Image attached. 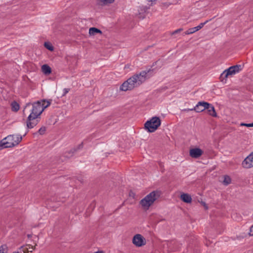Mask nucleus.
I'll use <instances>...</instances> for the list:
<instances>
[{
    "label": "nucleus",
    "instance_id": "f257e3e1",
    "mask_svg": "<svg viewBox=\"0 0 253 253\" xmlns=\"http://www.w3.org/2000/svg\"><path fill=\"white\" fill-rule=\"evenodd\" d=\"M46 103L47 104L44 105V103L42 104L40 101H38L33 104L31 113L29 115L26 121L27 128L31 129L37 125L40 122L41 114L51 104L50 101H47Z\"/></svg>",
    "mask_w": 253,
    "mask_h": 253
},
{
    "label": "nucleus",
    "instance_id": "f03ea898",
    "mask_svg": "<svg viewBox=\"0 0 253 253\" xmlns=\"http://www.w3.org/2000/svg\"><path fill=\"white\" fill-rule=\"evenodd\" d=\"M147 72L145 71H142L139 74H136L131 77L129 78L127 81H125L120 87V89L122 91H126L133 89L137 87L143 83L146 79Z\"/></svg>",
    "mask_w": 253,
    "mask_h": 253
},
{
    "label": "nucleus",
    "instance_id": "7ed1b4c3",
    "mask_svg": "<svg viewBox=\"0 0 253 253\" xmlns=\"http://www.w3.org/2000/svg\"><path fill=\"white\" fill-rule=\"evenodd\" d=\"M161 195L159 191H153L146 195L140 201V204L143 209L147 210L152 206L154 202L157 200Z\"/></svg>",
    "mask_w": 253,
    "mask_h": 253
},
{
    "label": "nucleus",
    "instance_id": "20e7f679",
    "mask_svg": "<svg viewBox=\"0 0 253 253\" xmlns=\"http://www.w3.org/2000/svg\"><path fill=\"white\" fill-rule=\"evenodd\" d=\"M22 137L20 134H11L1 140L4 148H11L17 145L22 140Z\"/></svg>",
    "mask_w": 253,
    "mask_h": 253
},
{
    "label": "nucleus",
    "instance_id": "39448f33",
    "mask_svg": "<svg viewBox=\"0 0 253 253\" xmlns=\"http://www.w3.org/2000/svg\"><path fill=\"white\" fill-rule=\"evenodd\" d=\"M161 125V120L159 117H154L145 124V128L150 132H154Z\"/></svg>",
    "mask_w": 253,
    "mask_h": 253
},
{
    "label": "nucleus",
    "instance_id": "423d86ee",
    "mask_svg": "<svg viewBox=\"0 0 253 253\" xmlns=\"http://www.w3.org/2000/svg\"><path fill=\"white\" fill-rule=\"evenodd\" d=\"M208 102H205V101H200L198 103V104L196 105V106L192 109H185L184 111H193L194 110L196 112H202L206 110V108H207V106H208Z\"/></svg>",
    "mask_w": 253,
    "mask_h": 253
},
{
    "label": "nucleus",
    "instance_id": "0eeeda50",
    "mask_svg": "<svg viewBox=\"0 0 253 253\" xmlns=\"http://www.w3.org/2000/svg\"><path fill=\"white\" fill-rule=\"evenodd\" d=\"M132 243L136 247H142L146 244L145 239L140 234L135 235L132 239Z\"/></svg>",
    "mask_w": 253,
    "mask_h": 253
},
{
    "label": "nucleus",
    "instance_id": "6e6552de",
    "mask_svg": "<svg viewBox=\"0 0 253 253\" xmlns=\"http://www.w3.org/2000/svg\"><path fill=\"white\" fill-rule=\"evenodd\" d=\"M242 165L243 167L246 169L253 167V152L244 159Z\"/></svg>",
    "mask_w": 253,
    "mask_h": 253
},
{
    "label": "nucleus",
    "instance_id": "1a4fd4ad",
    "mask_svg": "<svg viewBox=\"0 0 253 253\" xmlns=\"http://www.w3.org/2000/svg\"><path fill=\"white\" fill-rule=\"evenodd\" d=\"M149 7L147 6H142L139 7L138 10V13H136V16L140 19H143L145 18L148 13V9Z\"/></svg>",
    "mask_w": 253,
    "mask_h": 253
},
{
    "label": "nucleus",
    "instance_id": "9d476101",
    "mask_svg": "<svg viewBox=\"0 0 253 253\" xmlns=\"http://www.w3.org/2000/svg\"><path fill=\"white\" fill-rule=\"evenodd\" d=\"M84 144L83 143H81L79 145H78L77 146L74 147V148L71 149L69 151H66L64 154V157L67 158H70L71 157H72L74 155V154L78 151L79 150L82 149L83 148Z\"/></svg>",
    "mask_w": 253,
    "mask_h": 253
},
{
    "label": "nucleus",
    "instance_id": "9b49d317",
    "mask_svg": "<svg viewBox=\"0 0 253 253\" xmlns=\"http://www.w3.org/2000/svg\"><path fill=\"white\" fill-rule=\"evenodd\" d=\"M203 154V151L198 148H192L189 151V155L193 158H198L201 156Z\"/></svg>",
    "mask_w": 253,
    "mask_h": 253
},
{
    "label": "nucleus",
    "instance_id": "f8f14e48",
    "mask_svg": "<svg viewBox=\"0 0 253 253\" xmlns=\"http://www.w3.org/2000/svg\"><path fill=\"white\" fill-rule=\"evenodd\" d=\"M235 70L232 67H230L228 69L225 70L221 75V78H227L228 76L235 74Z\"/></svg>",
    "mask_w": 253,
    "mask_h": 253
},
{
    "label": "nucleus",
    "instance_id": "ddd939ff",
    "mask_svg": "<svg viewBox=\"0 0 253 253\" xmlns=\"http://www.w3.org/2000/svg\"><path fill=\"white\" fill-rule=\"evenodd\" d=\"M208 105L209 106H207V108H206V109L207 110L208 114L213 117H216L217 114L215 112L214 106L212 104L209 103Z\"/></svg>",
    "mask_w": 253,
    "mask_h": 253
},
{
    "label": "nucleus",
    "instance_id": "4468645a",
    "mask_svg": "<svg viewBox=\"0 0 253 253\" xmlns=\"http://www.w3.org/2000/svg\"><path fill=\"white\" fill-rule=\"evenodd\" d=\"M180 198L181 200L185 203H190L191 202V197L188 194L183 193L181 195Z\"/></svg>",
    "mask_w": 253,
    "mask_h": 253
},
{
    "label": "nucleus",
    "instance_id": "2eb2a0df",
    "mask_svg": "<svg viewBox=\"0 0 253 253\" xmlns=\"http://www.w3.org/2000/svg\"><path fill=\"white\" fill-rule=\"evenodd\" d=\"M42 70L45 75H49L51 72V68L47 64H44L42 66Z\"/></svg>",
    "mask_w": 253,
    "mask_h": 253
},
{
    "label": "nucleus",
    "instance_id": "dca6fc26",
    "mask_svg": "<svg viewBox=\"0 0 253 253\" xmlns=\"http://www.w3.org/2000/svg\"><path fill=\"white\" fill-rule=\"evenodd\" d=\"M96 34H102V31L95 27L90 28L89 29V34L90 35L94 36Z\"/></svg>",
    "mask_w": 253,
    "mask_h": 253
},
{
    "label": "nucleus",
    "instance_id": "f3484780",
    "mask_svg": "<svg viewBox=\"0 0 253 253\" xmlns=\"http://www.w3.org/2000/svg\"><path fill=\"white\" fill-rule=\"evenodd\" d=\"M115 0H98V4L101 5H107L113 3Z\"/></svg>",
    "mask_w": 253,
    "mask_h": 253
},
{
    "label": "nucleus",
    "instance_id": "a211bd4d",
    "mask_svg": "<svg viewBox=\"0 0 253 253\" xmlns=\"http://www.w3.org/2000/svg\"><path fill=\"white\" fill-rule=\"evenodd\" d=\"M199 31V29H197V26L191 28H189L188 30H187L185 33V35H189L194 33L195 32Z\"/></svg>",
    "mask_w": 253,
    "mask_h": 253
},
{
    "label": "nucleus",
    "instance_id": "6ab92c4d",
    "mask_svg": "<svg viewBox=\"0 0 253 253\" xmlns=\"http://www.w3.org/2000/svg\"><path fill=\"white\" fill-rule=\"evenodd\" d=\"M12 110L13 111L17 112L19 110V105L15 101L11 103Z\"/></svg>",
    "mask_w": 253,
    "mask_h": 253
},
{
    "label": "nucleus",
    "instance_id": "aec40b11",
    "mask_svg": "<svg viewBox=\"0 0 253 253\" xmlns=\"http://www.w3.org/2000/svg\"><path fill=\"white\" fill-rule=\"evenodd\" d=\"M231 179L228 175H225L224 176V180L223 183L225 185H228L231 183Z\"/></svg>",
    "mask_w": 253,
    "mask_h": 253
},
{
    "label": "nucleus",
    "instance_id": "412c9836",
    "mask_svg": "<svg viewBox=\"0 0 253 253\" xmlns=\"http://www.w3.org/2000/svg\"><path fill=\"white\" fill-rule=\"evenodd\" d=\"M234 70H235V73H238L242 69V66L241 65H236L235 66H231Z\"/></svg>",
    "mask_w": 253,
    "mask_h": 253
},
{
    "label": "nucleus",
    "instance_id": "4be33fe9",
    "mask_svg": "<svg viewBox=\"0 0 253 253\" xmlns=\"http://www.w3.org/2000/svg\"><path fill=\"white\" fill-rule=\"evenodd\" d=\"M7 248L5 245H1L0 247V253H7Z\"/></svg>",
    "mask_w": 253,
    "mask_h": 253
},
{
    "label": "nucleus",
    "instance_id": "5701e85b",
    "mask_svg": "<svg viewBox=\"0 0 253 253\" xmlns=\"http://www.w3.org/2000/svg\"><path fill=\"white\" fill-rule=\"evenodd\" d=\"M44 46L50 51H52L53 50V47L50 45L48 42H44Z\"/></svg>",
    "mask_w": 253,
    "mask_h": 253
},
{
    "label": "nucleus",
    "instance_id": "b1692460",
    "mask_svg": "<svg viewBox=\"0 0 253 253\" xmlns=\"http://www.w3.org/2000/svg\"><path fill=\"white\" fill-rule=\"evenodd\" d=\"M45 131H46V127L42 126V127H41L39 129V130L38 131V133L41 135H42V134H44Z\"/></svg>",
    "mask_w": 253,
    "mask_h": 253
},
{
    "label": "nucleus",
    "instance_id": "393cba45",
    "mask_svg": "<svg viewBox=\"0 0 253 253\" xmlns=\"http://www.w3.org/2000/svg\"><path fill=\"white\" fill-rule=\"evenodd\" d=\"M174 3H170V2H163L162 3L161 6L163 8H167L170 5L173 4Z\"/></svg>",
    "mask_w": 253,
    "mask_h": 253
},
{
    "label": "nucleus",
    "instance_id": "a878e982",
    "mask_svg": "<svg viewBox=\"0 0 253 253\" xmlns=\"http://www.w3.org/2000/svg\"><path fill=\"white\" fill-rule=\"evenodd\" d=\"M19 249L20 250H22V251L24 253H28L29 252H32V251H29V249L28 248H26V247H24V246L21 247Z\"/></svg>",
    "mask_w": 253,
    "mask_h": 253
},
{
    "label": "nucleus",
    "instance_id": "bb28decb",
    "mask_svg": "<svg viewBox=\"0 0 253 253\" xmlns=\"http://www.w3.org/2000/svg\"><path fill=\"white\" fill-rule=\"evenodd\" d=\"M209 21L207 20L206 21H205V22L204 23H200L198 26H197V29H199V30H200L201 29H202L204 26Z\"/></svg>",
    "mask_w": 253,
    "mask_h": 253
},
{
    "label": "nucleus",
    "instance_id": "cd10ccee",
    "mask_svg": "<svg viewBox=\"0 0 253 253\" xmlns=\"http://www.w3.org/2000/svg\"><path fill=\"white\" fill-rule=\"evenodd\" d=\"M182 31H183V29L182 28H179V29H178L175 30L174 31L172 32L171 34L172 35H173L179 33L180 32H181Z\"/></svg>",
    "mask_w": 253,
    "mask_h": 253
},
{
    "label": "nucleus",
    "instance_id": "c85d7f7f",
    "mask_svg": "<svg viewBox=\"0 0 253 253\" xmlns=\"http://www.w3.org/2000/svg\"><path fill=\"white\" fill-rule=\"evenodd\" d=\"M70 90V89L69 88H64L63 89V93L62 94V96H65Z\"/></svg>",
    "mask_w": 253,
    "mask_h": 253
},
{
    "label": "nucleus",
    "instance_id": "c756f323",
    "mask_svg": "<svg viewBox=\"0 0 253 253\" xmlns=\"http://www.w3.org/2000/svg\"><path fill=\"white\" fill-rule=\"evenodd\" d=\"M249 234L250 236H253V225L250 227Z\"/></svg>",
    "mask_w": 253,
    "mask_h": 253
},
{
    "label": "nucleus",
    "instance_id": "7c9ffc66",
    "mask_svg": "<svg viewBox=\"0 0 253 253\" xmlns=\"http://www.w3.org/2000/svg\"><path fill=\"white\" fill-rule=\"evenodd\" d=\"M251 124H245V123H242L241 124V126H247V127H251Z\"/></svg>",
    "mask_w": 253,
    "mask_h": 253
},
{
    "label": "nucleus",
    "instance_id": "2f4dec72",
    "mask_svg": "<svg viewBox=\"0 0 253 253\" xmlns=\"http://www.w3.org/2000/svg\"><path fill=\"white\" fill-rule=\"evenodd\" d=\"M27 246L29 247L28 249H32V250H35V246H33L30 245H28Z\"/></svg>",
    "mask_w": 253,
    "mask_h": 253
},
{
    "label": "nucleus",
    "instance_id": "473e14b6",
    "mask_svg": "<svg viewBox=\"0 0 253 253\" xmlns=\"http://www.w3.org/2000/svg\"><path fill=\"white\" fill-rule=\"evenodd\" d=\"M41 102H42V104H43L44 103V105H46L47 104V102L48 101H46L45 100H41L40 101Z\"/></svg>",
    "mask_w": 253,
    "mask_h": 253
},
{
    "label": "nucleus",
    "instance_id": "72a5a7b5",
    "mask_svg": "<svg viewBox=\"0 0 253 253\" xmlns=\"http://www.w3.org/2000/svg\"><path fill=\"white\" fill-rule=\"evenodd\" d=\"M149 2H151L150 5H153V2H155L157 0H147Z\"/></svg>",
    "mask_w": 253,
    "mask_h": 253
},
{
    "label": "nucleus",
    "instance_id": "f704fd0d",
    "mask_svg": "<svg viewBox=\"0 0 253 253\" xmlns=\"http://www.w3.org/2000/svg\"><path fill=\"white\" fill-rule=\"evenodd\" d=\"M4 148L3 147V145H2V143L1 142V140L0 141V150H2Z\"/></svg>",
    "mask_w": 253,
    "mask_h": 253
},
{
    "label": "nucleus",
    "instance_id": "c9c22d12",
    "mask_svg": "<svg viewBox=\"0 0 253 253\" xmlns=\"http://www.w3.org/2000/svg\"><path fill=\"white\" fill-rule=\"evenodd\" d=\"M202 204L203 205V206L205 207V208L206 209H208V206H207V205L206 204V203L205 202H202Z\"/></svg>",
    "mask_w": 253,
    "mask_h": 253
},
{
    "label": "nucleus",
    "instance_id": "e433bc0d",
    "mask_svg": "<svg viewBox=\"0 0 253 253\" xmlns=\"http://www.w3.org/2000/svg\"><path fill=\"white\" fill-rule=\"evenodd\" d=\"M94 253H104V252L103 251H97Z\"/></svg>",
    "mask_w": 253,
    "mask_h": 253
},
{
    "label": "nucleus",
    "instance_id": "4c0bfd02",
    "mask_svg": "<svg viewBox=\"0 0 253 253\" xmlns=\"http://www.w3.org/2000/svg\"><path fill=\"white\" fill-rule=\"evenodd\" d=\"M31 236H31V235H28V237L29 238H31Z\"/></svg>",
    "mask_w": 253,
    "mask_h": 253
},
{
    "label": "nucleus",
    "instance_id": "58836bf2",
    "mask_svg": "<svg viewBox=\"0 0 253 253\" xmlns=\"http://www.w3.org/2000/svg\"><path fill=\"white\" fill-rule=\"evenodd\" d=\"M251 127H253V123H251Z\"/></svg>",
    "mask_w": 253,
    "mask_h": 253
},
{
    "label": "nucleus",
    "instance_id": "ea45409f",
    "mask_svg": "<svg viewBox=\"0 0 253 253\" xmlns=\"http://www.w3.org/2000/svg\"><path fill=\"white\" fill-rule=\"evenodd\" d=\"M13 253H19V252H13Z\"/></svg>",
    "mask_w": 253,
    "mask_h": 253
}]
</instances>
